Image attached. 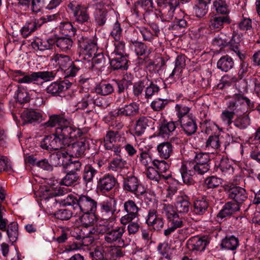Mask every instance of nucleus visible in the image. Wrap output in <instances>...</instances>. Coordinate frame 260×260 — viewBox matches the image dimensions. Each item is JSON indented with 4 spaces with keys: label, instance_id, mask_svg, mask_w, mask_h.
<instances>
[{
    "label": "nucleus",
    "instance_id": "obj_1",
    "mask_svg": "<svg viewBox=\"0 0 260 260\" xmlns=\"http://www.w3.org/2000/svg\"><path fill=\"white\" fill-rule=\"evenodd\" d=\"M42 125L45 128L58 126L54 134L57 140H59L62 148L73 139L81 137L83 134L80 129L76 128L65 117L63 114L50 115L48 120Z\"/></svg>",
    "mask_w": 260,
    "mask_h": 260
},
{
    "label": "nucleus",
    "instance_id": "obj_2",
    "mask_svg": "<svg viewBox=\"0 0 260 260\" xmlns=\"http://www.w3.org/2000/svg\"><path fill=\"white\" fill-rule=\"evenodd\" d=\"M89 140L84 138H81L79 140L72 143V141L66 145L63 149H66V152L57 151L52 154L51 157L54 159H58L59 162L57 165L61 164L60 159H64L67 157V154L72 156L79 157L85 155V151L89 149Z\"/></svg>",
    "mask_w": 260,
    "mask_h": 260
},
{
    "label": "nucleus",
    "instance_id": "obj_3",
    "mask_svg": "<svg viewBox=\"0 0 260 260\" xmlns=\"http://www.w3.org/2000/svg\"><path fill=\"white\" fill-rule=\"evenodd\" d=\"M56 73L52 71H43L33 72L31 74H27L20 70H15L13 72V76L15 80L19 83H30L37 81L39 78L45 81H49L53 79Z\"/></svg>",
    "mask_w": 260,
    "mask_h": 260
},
{
    "label": "nucleus",
    "instance_id": "obj_4",
    "mask_svg": "<svg viewBox=\"0 0 260 260\" xmlns=\"http://www.w3.org/2000/svg\"><path fill=\"white\" fill-rule=\"evenodd\" d=\"M52 60L63 71L66 77H75L80 70L68 55L56 54L52 57Z\"/></svg>",
    "mask_w": 260,
    "mask_h": 260
},
{
    "label": "nucleus",
    "instance_id": "obj_5",
    "mask_svg": "<svg viewBox=\"0 0 260 260\" xmlns=\"http://www.w3.org/2000/svg\"><path fill=\"white\" fill-rule=\"evenodd\" d=\"M254 107L253 102L245 96L243 93H236L229 102L228 109L236 113H244L246 108L252 109Z\"/></svg>",
    "mask_w": 260,
    "mask_h": 260
},
{
    "label": "nucleus",
    "instance_id": "obj_6",
    "mask_svg": "<svg viewBox=\"0 0 260 260\" xmlns=\"http://www.w3.org/2000/svg\"><path fill=\"white\" fill-rule=\"evenodd\" d=\"M78 45L81 52L85 55L84 58H91L98 50L96 40L89 38L85 35L78 36Z\"/></svg>",
    "mask_w": 260,
    "mask_h": 260
},
{
    "label": "nucleus",
    "instance_id": "obj_7",
    "mask_svg": "<svg viewBox=\"0 0 260 260\" xmlns=\"http://www.w3.org/2000/svg\"><path fill=\"white\" fill-rule=\"evenodd\" d=\"M97 189L103 193L108 192L112 189L113 193H120V187L117 184V179L113 175L110 174H105L99 179Z\"/></svg>",
    "mask_w": 260,
    "mask_h": 260
},
{
    "label": "nucleus",
    "instance_id": "obj_8",
    "mask_svg": "<svg viewBox=\"0 0 260 260\" xmlns=\"http://www.w3.org/2000/svg\"><path fill=\"white\" fill-rule=\"evenodd\" d=\"M119 138L118 132L112 131L108 132L104 137V143L105 149L111 156L118 155L121 151L119 145L116 143ZM107 152H105V154Z\"/></svg>",
    "mask_w": 260,
    "mask_h": 260
},
{
    "label": "nucleus",
    "instance_id": "obj_9",
    "mask_svg": "<svg viewBox=\"0 0 260 260\" xmlns=\"http://www.w3.org/2000/svg\"><path fill=\"white\" fill-rule=\"evenodd\" d=\"M157 4L160 13L167 21L173 19L175 10L179 5L177 0H157Z\"/></svg>",
    "mask_w": 260,
    "mask_h": 260
},
{
    "label": "nucleus",
    "instance_id": "obj_10",
    "mask_svg": "<svg viewBox=\"0 0 260 260\" xmlns=\"http://www.w3.org/2000/svg\"><path fill=\"white\" fill-rule=\"evenodd\" d=\"M241 196H234L232 201L226 203L222 209L217 215V218L223 219L226 217L232 215L235 212L240 209V205L246 198L244 196V199H240Z\"/></svg>",
    "mask_w": 260,
    "mask_h": 260
},
{
    "label": "nucleus",
    "instance_id": "obj_11",
    "mask_svg": "<svg viewBox=\"0 0 260 260\" xmlns=\"http://www.w3.org/2000/svg\"><path fill=\"white\" fill-rule=\"evenodd\" d=\"M68 7L72 11L76 22L81 24L90 22V16L87 7L82 5H74L70 3Z\"/></svg>",
    "mask_w": 260,
    "mask_h": 260
},
{
    "label": "nucleus",
    "instance_id": "obj_12",
    "mask_svg": "<svg viewBox=\"0 0 260 260\" xmlns=\"http://www.w3.org/2000/svg\"><path fill=\"white\" fill-rule=\"evenodd\" d=\"M125 226H121L108 231L104 235L105 241L109 244H118L123 246L124 243L122 237L125 231Z\"/></svg>",
    "mask_w": 260,
    "mask_h": 260
},
{
    "label": "nucleus",
    "instance_id": "obj_13",
    "mask_svg": "<svg viewBox=\"0 0 260 260\" xmlns=\"http://www.w3.org/2000/svg\"><path fill=\"white\" fill-rule=\"evenodd\" d=\"M123 187L124 190L135 195H142L145 192L144 188L139 184L137 178L135 176L125 178L123 180Z\"/></svg>",
    "mask_w": 260,
    "mask_h": 260
},
{
    "label": "nucleus",
    "instance_id": "obj_14",
    "mask_svg": "<svg viewBox=\"0 0 260 260\" xmlns=\"http://www.w3.org/2000/svg\"><path fill=\"white\" fill-rule=\"evenodd\" d=\"M182 131L187 136L194 135L198 129L197 118L193 115H190L179 122Z\"/></svg>",
    "mask_w": 260,
    "mask_h": 260
},
{
    "label": "nucleus",
    "instance_id": "obj_15",
    "mask_svg": "<svg viewBox=\"0 0 260 260\" xmlns=\"http://www.w3.org/2000/svg\"><path fill=\"white\" fill-rule=\"evenodd\" d=\"M146 223L149 226L152 227L156 231L160 230L164 226V219L157 214L154 209L149 210L146 219Z\"/></svg>",
    "mask_w": 260,
    "mask_h": 260
},
{
    "label": "nucleus",
    "instance_id": "obj_16",
    "mask_svg": "<svg viewBox=\"0 0 260 260\" xmlns=\"http://www.w3.org/2000/svg\"><path fill=\"white\" fill-rule=\"evenodd\" d=\"M154 8L152 0H138L135 4L133 11L137 17H139L145 13L152 12Z\"/></svg>",
    "mask_w": 260,
    "mask_h": 260
},
{
    "label": "nucleus",
    "instance_id": "obj_17",
    "mask_svg": "<svg viewBox=\"0 0 260 260\" xmlns=\"http://www.w3.org/2000/svg\"><path fill=\"white\" fill-rule=\"evenodd\" d=\"M110 66L113 70H127L128 60L126 56H119L114 53L108 55Z\"/></svg>",
    "mask_w": 260,
    "mask_h": 260
},
{
    "label": "nucleus",
    "instance_id": "obj_18",
    "mask_svg": "<svg viewBox=\"0 0 260 260\" xmlns=\"http://www.w3.org/2000/svg\"><path fill=\"white\" fill-rule=\"evenodd\" d=\"M139 113V106L136 103H132L119 108L113 115L115 117L124 116L129 118L133 117Z\"/></svg>",
    "mask_w": 260,
    "mask_h": 260
},
{
    "label": "nucleus",
    "instance_id": "obj_19",
    "mask_svg": "<svg viewBox=\"0 0 260 260\" xmlns=\"http://www.w3.org/2000/svg\"><path fill=\"white\" fill-rule=\"evenodd\" d=\"M224 139L225 138L222 136L219 135H211L206 141L205 147L207 149L211 151L219 149L222 144L226 148L230 143L226 142L224 143Z\"/></svg>",
    "mask_w": 260,
    "mask_h": 260
},
{
    "label": "nucleus",
    "instance_id": "obj_20",
    "mask_svg": "<svg viewBox=\"0 0 260 260\" xmlns=\"http://www.w3.org/2000/svg\"><path fill=\"white\" fill-rule=\"evenodd\" d=\"M97 206L96 202L88 196H80L78 208L83 213L94 212Z\"/></svg>",
    "mask_w": 260,
    "mask_h": 260
},
{
    "label": "nucleus",
    "instance_id": "obj_21",
    "mask_svg": "<svg viewBox=\"0 0 260 260\" xmlns=\"http://www.w3.org/2000/svg\"><path fill=\"white\" fill-rule=\"evenodd\" d=\"M40 147L42 149L48 151L62 149L59 140H57L54 134L51 135L46 136L41 141Z\"/></svg>",
    "mask_w": 260,
    "mask_h": 260
},
{
    "label": "nucleus",
    "instance_id": "obj_22",
    "mask_svg": "<svg viewBox=\"0 0 260 260\" xmlns=\"http://www.w3.org/2000/svg\"><path fill=\"white\" fill-rule=\"evenodd\" d=\"M151 120L145 116H141L137 120L134 127V133L135 136L140 137L145 132L147 127L150 125Z\"/></svg>",
    "mask_w": 260,
    "mask_h": 260
},
{
    "label": "nucleus",
    "instance_id": "obj_23",
    "mask_svg": "<svg viewBox=\"0 0 260 260\" xmlns=\"http://www.w3.org/2000/svg\"><path fill=\"white\" fill-rule=\"evenodd\" d=\"M144 144V143L141 142L138 145L139 150L140 151V153L138 157H139V160L141 164L145 166H147L151 160L150 149L152 147L149 145L143 146Z\"/></svg>",
    "mask_w": 260,
    "mask_h": 260
},
{
    "label": "nucleus",
    "instance_id": "obj_24",
    "mask_svg": "<svg viewBox=\"0 0 260 260\" xmlns=\"http://www.w3.org/2000/svg\"><path fill=\"white\" fill-rule=\"evenodd\" d=\"M180 172L182 180L185 184L190 185L193 183L194 180L192 177L194 173L192 167H190V165L187 162L182 164L180 169Z\"/></svg>",
    "mask_w": 260,
    "mask_h": 260
},
{
    "label": "nucleus",
    "instance_id": "obj_25",
    "mask_svg": "<svg viewBox=\"0 0 260 260\" xmlns=\"http://www.w3.org/2000/svg\"><path fill=\"white\" fill-rule=\"evenodd\" d=\"M224 191L229 195H245L246 194V190L235 184H227L221 186L219 189V192Z\"/></svg>",
    "mask_w": 260,
    "mask_h": 260
},
{
    "label": "nucleus",
    "instance_id": "obj_26",
    "mask_svg": "<svg viewBox=\"0 0 260 260\" xmlns=\"http://www.w3.org/2000/svg\"><path fill=\"white\" fill-rule=\"evenodd\" d=\"M116 200L110 197L107 200L103 202L101 204L102 215L104 216L107 214L113 215L116 211Z\"/></svg>",
    "mask_w": 260,
    "mask_h": 260
},
{
    "label": "nucleus",
    "instance_id": "obj_27",
    "mask_svg": "<svg viewBox=\"0 0 260 260\" xmlns=\"http://www.w3.org/2000/svg\"><path fill=\"white\" fill-rule=\"evenodd\" d=\"M71 83L67 84L64 81L52 82L46 88V92L53 96H57L62 91L68 89Z\"/></svg>",
    "mask_w": 260,
    "mask_h": 260
},
{
    "label": "nucleus",
    "instance_id": "obj_28",
    "mask_svg": "<svg viewBox=\"0 0 260 260\" xmlns=\"http://www.w3.org/2000/svg\"><path fill=\"white\" fill-rule=\"evenodd\" d=\"M232 20L228 15L224 16H214L210 20V27L211 29H220L224 24H229Z\"/></svg>",
    "mask_w": 260,
    "mask_h": 260
},
{
    "label": "nucleus",
    "instance_id": "obj_29",
    "mask_svg": "<svg viewBox=\"0 0 260 260\" xmlns=\"http://www.w3.org/2000/svg\"><path fill=\"white\" fill-rule=\"evenodd\" d=\"M124 255V252L119 246H110L105 250V259L117 260Z\"/></svg>",
    "mask_w": 260,
    "mask_h": 260
},
{
    "label": "nucleus",
    "instance_id": "obj_30",
    "mask_svg": "<svg viewBox=\"0 0 260 260\" xmlns=\"http://www.w3.org/2000/svg\"><path fill=\"white\" fill-rule=\"evenodd\" d=\"M55 44L54 37L48 39L37 38L32 43V46L41 51H44L52 48L53 46Z\"/></svg>",
    "mask_w": 260,
    "mask_h": 260
},
{
    "label": "nucleus",
    "instance_id": "obj_31",
    "mask_svg": "<svg viewBox=\"0 0 260 260\" xmlns=\"http://www.w3.org/2000/svg\"><path fill=\"white\" fill-rule=\"evenodd\" d=\"M216 166L225 176H230L234 173L235 169L229 159L226 157H222Z\"/></svg>",
    "mask_w": 260,
    "mask_h": 260
},
{
    "label": "nucleus",
    "instance_id": "obj_32",
    "mask_svg": "<svg viewBox=\"0 0 260 260\" xmlns=\"http://www.w3.org/2000/svg\"><path fill=\"white\" fill-rule=\"evenodd\" d=\"M145 81V98L146 99H149L158 93L160 88L152 80L149 79L147 76L146 77Z\"/></svg>",
    "mask_w": 260,
    "mask_h": 260
},
{
    "label": "nucleus",
    "instance_id": "obj_33",
    "mask_svg": "<svg viewBox=\"0 0 260 260\" xmlns=\"http://www.w3.org/2000/svg\"><path fill=\"white\" fill-rule=\"evenodd\" d=\"M157 150L160 158L167 159L173 153V146L170 142H162L157 145Z\"/></svg>",
    "mask_w": 260,
    "mask_h": 260
},
{
    "label": "nucleus",
    "instance_id": "obj_34",
    "mask_svg": "<svg viewBox=\"0 0 260 260\" xmlns=\"http://www.w3.org/2000/svg\"><path fill=\"white\" fill-rule=\"evenodd\" d=\"M54 40L56 46L63 51L67 52L72 47L73 42L70 37H57L55 36Z\"/></svg>",
    "mask_w": 260,
    "mask_h": 260
},
{
    "label": "nucleus",
    "instance_id": "obj_35",
    "mask_svg": "<svg viewBox=\"0 0 260 260\" xmlns=\"http://www.w3.org/2000/svg\"><path fill=\"white\" fill-rule=\"evenodd\" d=\"M114 91V84L107 82H101L95 87V92L103 96L111 94Z\"/></svg>",
    "mask_w": 260,
    "mask_h": 260
},
{
    "label": "nucleus",
    "instance_id": "obj_36",
    "mask_svg": "<svg viewBox=\"0 0 260 260\" xmlns=\"http://www.w3.org/2000/svg\"><path fill=\"white\" fill-rule=\"evenodd\" d=\"M234 65V62L233 58L228 55L220 57L217 62V68L224 72H228L232 69Z\"/></svg>",
    "mask_w": 260,
    "mask_h": 260
},
{
    "label": "nucleus",
    "instance_id": "obj_37",
    "mask_svg": "<svg viewBox=\"0 0 260 260\" xmlns=\"http://www.w3.org/2000/svg\"><path fill=\"white\" fill-rule=\"evenodd\" d=\"M208 243L209 241L207 238L205 237H194L191 240V243L189 244V246L192 250L202 251L205 250Z\"/></svg>",
    "mask_w": 260,
    "mask_h": 260
},
{
    "label": "nucleus",
    "instance_id": "obj_38",
    "mask_svg": "<svg viewBox=\"0 0 260 260\" xmlns=\"http://www.w3.org/2000/svg\"><path fill=\"white\" fill-rule=\"evenodd\" d=\"M208 206L209 204L205 198H199L194 202L193 212L196 215H202L206 212Z\"/></svg>",
    "mask_w": 260,
    "mask_h": 260
},
{
    "label": "nucleus",
    "instance_id": "obj_39",
    "mask_svg": "<svg viewBox=\"0 0 260 260\" xmlns=\"http://www.w3.org/2000/svg\"><path fill=\"white\" fill-rule=\"evenodd\" d=\"M176 128V122L173 121H168L166 119H164L159 124V134L162 135L164 137L165 135H169L172 133Z\"/></svg>",
    "mask_w": 260,
    "mask_h": 260
},
{
    "label": "nucleus",
    "instance_id": "obj_40",
    "mask_svg": "<svg viewBox=\"0 0 260 260\" xmlns=\"http://www.w3.org/2000/svg\"><path fill=\"white\" fill-rule=\"evenodd\" d=\"M79 240L70 245L71 250H75L88 246L92 244L94 241L93 238L90 236H83L82 237L81 236H79Z\"/></svg>",
    "mask_w": 260,
    "mask_h": 260
},
{
    "label": "nucleus",
    "instance_id": "obj_41",
    "mask_svg": "<svg viewBox=\"0 0 260 260\" xmlns=\"http://www.w3.org/2000/svg\"><path fill=\"white\" fill-rule=\"evenodd\" d=\"M40 27V24H39L37 20L28 22L26 23L22 27L21 29V33L23 38H26Z\"/></svg>",
    "mask_w": 260,
    "mask_h": 260
},
{
    "label": "nucleus",
    "instance_id": "obj_42",
    "mask_svg": "<svg viewBox=\"0 0 260 260\" xmlns=\"http://www.w3.org/2000/svg\"><path fill=\"white\" fill-rule=\"evenodd\" d=\"M233 124L240 129H246L250 124V119L248 114H244L238 116L233 120Z\"/></svg>",
    "mask_w": 260,
    "mask_h": 260
},
{
    "label": "nucleus",
    "instance_id": "obj_43",
    "mask_svg": "<svg viewBox=\"0 0 260 260\" xmlns=\"http://www.w3.org/2000/svg\"><path fill=\"white\" fill-rule=\"evenodd\" d=\"M239 245V240L234 236L226 237L222 240L221 246L222 248L234 250Z\"/></svg>",
    "mask_w": 260,
    "mask_h": 260
},
{
    "label": "nucleus",
    "instance_id": "obj_44",
    "mask_svg": "<svg viewBox=\"0 0 260 260\" xmlns=\"http://www.w3.org/2000/svg\"><path fill=\"white\" fill-rule=\"evenodd\" d=\"M14 98L20 104L27 103L30 101V97L26 89L22 86H18Z\"/></svg>",
    "mask_w": 260,
    "mask_h": 260
},
{
    "label": "nucleus",
    "instance_id": "obj_45",
    "mask_svg": "<svg viewBox=\"0 0 260 260\" xmlns=\"http://www.w3.org/2000/svg\"><path fill=\"white\" fill-rule=\"evenodd\" d=\"M175 206L178 213H186L189 210L190 203L187 199L181 196L177 198Z\"/></svg>",
    "mask_w": 260,
    "mask_h": 260
},
{
    "label": "nucleus",
    "instance_id": "obj_46",
    "mask_svg": "<svg viewBox=\"0 0 260 260\" xmlns=\"http://www.w3.org/2000/svg\"><path fill=\"white\" fill-rule=\"evenodd\" d=\"M92 56V62L91 69L95 70H100L104 67L105 62V58L102 52L96 53Z\"/></svg>",
    "mask_w": 260,
    "mask_h": 260
},
{
    "label": "nucleus",
    "instance_id": "obj_47",
    "mask_svg": "<svg viewBox=\"0 0 260 260\" xmlns=\"http://www.w3.org/2000/svg\"><path fill=\"white\" fill-rule=\"evenodd\" d=\"M59 28L61 33L68 37L74 36L76 32V28L73 26L70 22H64L60 23Z\"/></svg>",
    "mask_w": 260,
    "mask_h": 260
},
{
    "label": "nucleus",
    "instance_id": "obj_48",
    "mask_svg": "<svg viewBox=\"0 0 260 260\" xmlns=\"http://www.w3.org/2000/svg\"><path fill=\"white\" fill-rule=\"evenodd\" d=\"M24 114L25 120L29 123L36 121L40 122L43 120L42 114L34 110L26 111Z\"/></svg>",
    "mask_w": 260,
    "mask_h": 260
},
{
    "label": "nucleus",
    "instance_id": "obj_49",
    "mask_svg": "<svg viewBox=\"0 0 260 260\" xmlns=\"http://www.w3.org/2000/svg\"><path fill=\"white\" fill-rule=\"evenodd\" d=\"M146 77L135 82L133 86V94L135 98L139 99L145 89Z\"/></svg>",
    "mask_w": 260,
    "mask_h": 260
},
{
    "label": "nucleus",
    "instance_id": "obj_50",
    "mask_svg": "<svg viewBox=\"0 0 260 260\" xmlns=\"http://www.w3.org/2000/svg\"><path fill=\"white\" fill-rule=\"evenodd\" d=\"M208 5L206 3L196 1V4L193 9L195 16L199 18L204 17L207 13Z\"/></svg>",
    "mask_w": 260,
    "mask_h": 260
},
{
    "label": "nucleus",
    "instance_id": "obj_51",
    "mask_svg": "<svg viewBox=\"0 0 260 260\" xmlns=\"http://www.w3.org/2000/svg\"><path fill=\"white\" fill-rule=\"evenodd\" d=\"M67 172L66 176L61 180L60 184L69 186L76 182L79 179V176L77 173H74L73 170L67 171Z\"/></svg>",
    "mask_w": 260,
    "mask_h": 260
},
{
    "label": "nucleus",
    "instance_id": "obj_52",
    "mask_svg": "<svg viewBox=\"0 0 260 260\" xmlns=\"http://www.w3.org/2000/svg\"><path fill=\"white\" fill-rule=\"evenodd\" d=\"M169 102L168 99L157 98L151 103L150 107L154 111L159 112L162 111Z\"/></svg>",
    "mask_w": 260,
    "mask_h": 260
},
{
    "label": "nucleus",
    "instance_id": "obj_53",
    "mask_svg": "<svg viewBox=\"0 0 260 260\" xmlns=\"http://www.w3.org/2000/svg\"><path fill=\"white\" fill-rule=\"evenodd\" d=\"M175 110L177 112L176 115L178 118V122L182 121L183 118H186L190 115H193L192 114L189 113L190 108L185 106L177 104L175 106Z\"/></svg>",
    "mask_w": 260,
    "mask_h": 260
},
{
    "label": "nucleus",
    "instance_id": "obj_54",
    "mask_svg": "<svg viewBox=\"0 0 260 260\" xmlns=\"http://www.w3.org/2000/svg\"><path fill=\"white\" fill-rule=\"evenodd\" d=\"M97 173L98 171L92 166L87 165L84 167L83 179L86 182H90Z\"/></svg>",
    "mask_w": 260,
    "mask_h": 260
},
{
    "label": "nucleus",
    "instance_id": "obj_55",
    "mask_svg": "<svg viewBox=\"0 0 260 260\" xmlns=\"http://www.w3.org/2000/svg\"><path fill=\"white\" fill-rule=\"evenodd\" d=\"M7 233L10 241L16 242L18 236V227L17 223L13 222L9 224Z\"/></svg>",
    "mask_w": 260,
    "mask_h": 260
},
{
    "label": "nucleus",
    "instance_id": "obj_56",
    "mask_svg": "<svg viewBox=\"0 0 260 260\" xmlns=\"http://www.w3.org/2000/svg\"><path fill=\"white\" fill-rule=\"evenodd\" d=\"M131 45L134 47V51L137 55L142 56L146 53L147 46L144 43L131 40Z\"/></svg>",
    "mask_w": 260,
    "mask_h": 260
},
{
    "label": "nucleus",
    "instance_id": "obj_57",
    "mask_svg": "<svg viewBox=\"0 0 260 260\" xmlns=\"http://www.w3.org/2000/svg\"><path fill=\"white\" fill-rule=\"evenodd\" d=\"M213 6L218 14L226 15L229 12L226 0H214Z\"/></svg>",
    "mask_w": 260,
    "mask_h": 260
},
{
    "label": "nucleus",
    "instance_id": "obj_58",
    "mask_svg": "<svg viewBox=\"0 0 260 260\" xmlns=\"http://www.w3.org/2000/svg\"><path fill=\"white\" fill-rule=\"evenodd\" d=\"M126 162L122 158H117L114 159L109 164L108 169L109 171H117L125 167Z\"/></svg>",
    "mask_w": 260,
    "mask_h": 260
},
{
    "label": "nucleus",
    "instance_id": "obj_59",
    "mask_svg": "<svg viewBox=\"0 0 260 260\" xmlns=\"http://www.w3.org/2000/svg\"><path fill=\"white\" fill-rule=\"evenodd\" d=\"M94 212L84 213V214L80 218V221L87 229L90 227L94 223L95 220Z\"/></svg>",
    "mask_w": 260,
    "mask_h": 260
},
{
    "label": "nucleus",
    "instance_id": "obj_60",
    "mask_svg": "<svg viewBox=\"0 0 260 260\" xmlns=\"http://www.w3.org/2000/svg\"><path fill=\"white\" fill-rule=\"evenodd\" d=\"M241 41V38L239 34L236 31L234 30L233 32L232 38L229 41L228 46L232 50H237L239 49L240 43Z\"/></svg>",
    "mask_w": 260,
    "mask_h": 260
},
{
    "label": "nucleus",
    "instance_id": "obj_61",
    "mask_svg": "<svg viewBox=\"0 0 260 260\" xmlns=\"http://www.w3.org/2000/svg\"><path fill=\"white\" fill-rule=\"evenodd\" d=\"M205 184L208 188H217L219 191L220 185L221 184V179L214 176L208 177L205 180Z\"/></svg>",
    "mask_w": 260,
    "mask_h": 260
},
{
    "label": "nucleus",
    "instance_id": "obj_62",
    "mask_svg": "<svg viewBox=\"0 0 260 260\" xmlns=\"http://www.w3.org/2000/svg\"><path fill=\"white\" fill-rule=\"evenodd\" d=\"M189 165H190V167L194 172V175L197 173L199 175H203L207 172L210 169L209 165H205L199 164L194 162H189Z\"/></svg>",
    "mask_w": 260,
    "mask_h": 260
},
{
    "label": "nucleus",
    "instance_id": "obj_63",
    "mask_svg": "<svg viewBox=\"0 0 260 260\" xmlns=\"http://www.w3.org/2000/svg\"><path fill=\"white\" fill-rule=\"evenodd\" d=\"M168 221L170 225H172L176 229L184 226L186 223L185 218L180 217L178 214L170 219Z\"/></svg>",
    "mask_w": 260,
    "mask_h": 260
},
{
    "label": "nucleus",
    "instance_id": "obj_64",
    "mask_svg": "<svg viewBox=\"0 0 260 260\" xmlns=\"http://www.w3.org/2000/svg\"><path fill=\"white\" fill-rule=\"evenodd\" d=\"M212 44L214 46L223 48L228 46V39L224 34L221 33L214 38Z\"/></svg>",
    "mask_w": 260,
    "mask_h": 260
}]
</instances>
